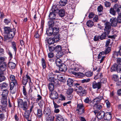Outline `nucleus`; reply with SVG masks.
I'll list each match as a JSON object with an SVG mask.
<instances>
[{"label": "nucleus", "mask_w": 121, "mask_h": 121, "mask_svg": "<svg viewBox=\"0 0 121 121\" xmlns=\"http://www.w3.org/2000/svg\"><path fill=\"white\" fill-rule=\"evenodd\" d=\"M18 106L22 108L23 110L26 111L28 108L26 101L24 102L22 99H19L18 100Z\"/></svg>", "instance_id": "nucleus-3"}, {"label": "nucleus", "mask_w": 121, "mask_h": 121, "mask_svg": "<svg viewBox=\"0 0 121 121\" xmlns=\"http://www.w3.org/2000/svg\"><path fill=\"white\" fill-rule=\"evenodd\" d=\"M99 19L98 16L96 15L93 19V20L94 22H97Z\"/></svg>", "instance_id": "nucleus-60"}, {"label": "nucleus", "mask_w": 121, "mask_h": 121, "mask_svg": "<svg viewBox=\"0 0 121 121\" xmlns=\"http://www.w3.org/2000/svg\"><path fill=\"white\" fill-rule=\"evenodd\" d=\"M10 80L13 82H14L16 84H17V81L15 79V76L13 75H11L10 76Z\"/></svg>", "instance_id": "nucleus-42"}, {"label": "nucleus", "mask_w": 121, "mask_h": 121, "mask_svg": "<svg viewBox=\"0 0 121 121\" xmlns=\"http://www.w3.org/2000/svg\"><path fill=\"white\" fill-rule=\"evenodd\" d=\"M55 63L56 65L59 67V69L60 72H65L67 70V67L62 61H56Z\"/></svg>", "instance_id": "nucleus-2"}, {"label": "nucleus", "mask_w": 121, "mask_h": 121, "mask_svg": "<svg viewBox=\"0 0 121 121\" xmlns=\"http://www.w3.org/2000/svg\"><path fill=\"white\" fill-rule=\"evenodd\" d=\"M86 91L85 90L81 91H79V95L81 96H85L86 94Z\"/></svg>", "instance_id": "nucleus-51"}, {"label": "nucleus", "mask_w": 121, "mask_h": 121, "mask_svg": "<svg viewBox=\"0 0 121 121\" xmlns=\"http://www.w3.org/2000/svg\"><path fill=\"white\" fill-rule=\"evenodd\" d=\"M53 101H54V102H56V103L58 104L61 102V100L60 99V98L59 96H58Z\"/></svg>", "instance_id": "nucleus-54"}, {"label": "nucleus", "mask_w": 121, "mask_h": 121, "mask_svg": "<svg viewBox=\"0 0 121 121\" xmlns=\"http://www.w3.org/2000/svg\"><path fill=\"white\" fill-rule=\"evenodd\" d=\"M108 35H107V34L104 32L99 36V39L101 40L105 39L106 38V35L107 36Z\"/></svg>", "instance_id": "nucleus-40"}, {"label": "nucleus", "mask_w": 121, "mask_h": 121, "mask_svg": "<svg viewBox=\"0 0 121 121\" xmlns=\"http://www.w3.org/2000/svg\"><path fill=\"white\" fill-rule=\"evenodd\" d=\"M37 117L39 118H41L42 116V111L41 109L38 108L37 109Z\"/></svg>", "instance_id": "nucleus-36"}, {"label": "nucleus", "mask_w": 121, "mask_h": 121, "mask_svg": "<svg viewBox=\"0 0 121 121\" xmlns=\"http://www.w3.org/2000/svg\"><path fill=\"white\" fill-rule=\"evenodd\" d=\"M103 9V7L102 5L99 6L97 8V10L99 12H101Z\"/></svg>", "instance_id": "nucleus-64"}, {"label": "nucleus", "mask_w": 121, "mask_h": 121, "mask_svg": "<svg viewBox=\"0 0 121 121\" xmlns=\"http://www.w3.org/2000/svg\"><path fill=\"white\" fill-rule=\"evenodd\" d=\"M50 96L51 98L54 100L58 96V94L56 91H52L51 92Z\"/></svg>", "instance_id": "nucleus-17"}, {"label": "nucleus", "mask_w": 121, "mask_h": 121, "mask_svg": "<svg viewBox=\"0 0 121 121\" xmlns=\"http://www.w3.org/2000/svg\"><path fill=\"white\" fill-rule=\"evenodd\" d=\"M54 37L53 38L55 42L58 41L60 40V34L59 33L54 34Z\"/></svg>", "instance_id": "nucleus-24"}, {"label": "nucleus", "mask_w": 121, "mask_h": 121, "mask_svg": "<svg viewBox=\"0 0 121 121\" xmlns=\"http://www.w3.org/2000/svg\"><path fill=\"white\" fill-rule=\"evenodd\" d=\"M58 13L59 16L62 18L64 17L65 15V11L64 9H60Z\"/></svg>", "instance_id": "nucleus-26"}, {"label": "nucleus", "mask_w": 121, "mask_h": 121, "mask_svg": "<svg viewBox=\"0 0 121 121\" xmlns=\"http://www.w3.org/2000/svg\"><path fill=\"white\" fill-rule=\"evenodd\" d=\"M61 50V46L59 45H56L55 53H56L60 50Z\"/></svg>", "instance_id": "nucleus-46"}, {"label": "nucleus", "mask_w": 121, "mask_h": 121, "mask_svg": "<svg viewBox=\"0 0 121 121\" xmlns=\"http://www.w3.org/2000/svg\"><path fill=\"white\" fill-rule=\"evenodd\" d=\"M77 108L76 111L79 114H81L84 112V106L82 103L78 104Z\"/></svg>", "instance_id": "nucleus-5"}, {"label": "nucleus", "mask_w": 121, "mask_h": 121, "mask_svg": "<svg viewBox=\"0 0 121 121\" xmlns=\"http://www.w3.org/2000/svg\"><path fill=\"white\" fill-rule=\"evenodd\" d=\"M112 79L113 80L116 82H117L118 80V75L116 74L113 75L112 76Z\"/></svg>", "instance_id": "nucleus-52"}, {"label": "nucleus", "mask_w": 121, "mask_h": 121, "mask_svg": "<svg viewBox=\"0 0 121 121\" xmlns=\"http://www.w3.org/2000/svg\"><path fill=\"white\" fill-rule=\"evenodd\" d=\"M12 47L15 53H16L17 51V49L16 43L14 41L12 42Z\"/></svg>", "instance_id": "nucleus-39"}, {"label": "nucleus", "mask_w": 121, "mask_h": 121, "mask_svg": "<svg viewBox=\"0 0 121 121\" xmlns=\"http://www.w3.org/2000/svg\"><path fill=\"white\" fill-rule=\"evenodd\" d=\"M73 81L72 79L69 78L67 80V84L69 87H71L73 85Z\"/></svg>", "instance_id": "nucleus-31"}, {"label": "nucleus", "mask_w": 121, "mask_h": 121, "mask_svg": "<svg viewBox=\"0 0 121 121\" xmlns=\"http://www.w3.org/2000/svg\"><path fill=\"white\" fill-rule=\"evenodd\" d=\"M60 8L59 4L53 5L50 10L53 11L55 13H58Z\"/></svg>", "instance_id": "nucleus-10"}, {"label": "nucleus", "mask_w": 121, "mask_h": 121, "mask_svg": "<svg viewBox=\"0 0 121 121\" xmlns=\"http://www.w3.org/2000/svg\"><path fill=\"white\" fill-rule=\"evenodd\" d=\"M8 54L9 56V60H11L13 58V55L12 53L11 52L9 51L8 53Z\"/></svg>", "instance_id": "nucleus-63"}, {"label": "nucleus", "mask_w": 121, "mask_h": 121, "mask_svg": "<svg viewBox=\"0 0 121 121\" xmlns=\"http://www.w3.org/2000/svg\"><path fill=\"white\" fill-rule=\"evenodd\" d=\"M67 0H61L59 2V4L60 6H64L67 3Z\"/></svg>", "instance_id": "nucleus-38"}, {"label": "nucleus", "mask_w": 121, "mask_h": 121, "mask_svg": "<svg viewBox=\"0 0 121 121\" xmlns=\"http://www.w3.org/2000/svg\"><path fill=\"white\" fill-rule=\"evenodd\" d=\"M116 19L117 20V22L118 23H121V13H120L119 14H118V15Z\"/></svg>", "instance_id": "nucleus-50"}, {"label": "nucleus", "mask_w": 121, "mask_h": 121, "mask_svg": "<svg viewBox=\"0 0 121 121\" xmlns=\"http://www.w3.org/2000/svg\"><path fill=\"white\" fill-rule=\"evenodd\" d=\"M55 20L49 19L48 23V27L53 28L55 25Z\"/></svg>", "instance_id": "nucleus-20"}, {"label": "nucleus", "mask_w": 121, "mask_h": 121, "mask_svg": "<svg viewBox=\"0 0 121 121\" xmlns=\"http://www.w3.org/2000/svg\"><path fill=\"white\" fill-rule=\"evenodd\" d=\"M56 121H64V119L62 116L60 114H57L56 116Z\"/></svg>", "instance_id": "nucleus-29"}, {"label": "nucleus", "mask_w": 121, "mask_h": 121, "mask_svg": "<svg viewBox=\"0 0 121 121\" xmlns=\"http://www.w3.org/2000/svg\"><path fill=\"white\" fill-rule=\"evenodd\" d=\"M117 71L118 73H121V61H117Z\"/></svg>", "instance_id": "nucleus-22"}, {"label": "nucleus", "mask_w": 121, "mask_h": 121, "mask_svg": "<svg viewBox=\"0 0 121 121\" xmlns=\"http://www.w3.org/2000/svg\"><path fill=\"white\" fill-rule=\"evenodd\" d=\"M119 55V53L118 52L114 51L113 52V57L114 58H117V57Z\"/></svg>", "instance_id": "nucleus-53"}, {"label": "nucleus", "mask_w": 121, "mask_h": 121, "mask_svg": "<svg viewBox=\"0 0 121 121\" xmlns=\"http://www.w3.org/2000/svg\"><path fill=\"white\" fill-rule=\"evenodd\" d=\"M29 82H31V79L30 77L28 75V73L26 74V76L23 77L22 80V84L23 85H26L28 81Z\"/></svg>", "instance_id": "nucleus-7"}, {"label": "nucleus", "mask_w": 121, "mask_h": 121, "mask_svg": "<svg viewBox=\"0 0 121 121\" xmlns=\"http://www.w3.org/2000/svg\"><path fill=\"white\" fill-rule=\"evenodd\" d=\"M4 41L11 42L15 36L16 30L14 28H12L9 27L5 26L4 27Z\"/></svg>", "instance_id": "nucleus-1"}, {"label": "nucleus", "mask_w": 121, "mask_h": 121, "mask_svg": "<svg viewBox=\"0 0 121 121\" xmlns=\"http://www.w3.org/2000/svg\"><path fill=\"white\" fill-rule=\"evenodd\" d=\"M57 53L56 54V56L54 59H53V60H56L58 59H59L60 60H66L65 59H60L61 57H62L63 55L64 54V52L62 50V49L61 50H60L58 52H57ZM67 59H66L67 60Z\"/></svg>", "instance_id": "nucleus-6"}, {"label": "nucleus", "mask_w": 121, "mask_h": 121, "mask_svg": "<svg viewBox=\"0 0 121 121\" xmlns=\"http://www.w3.org/2000/svg\"><path fill=\"white\" fill-rule=\"evenodd\" d=\"M102 96H100L95 98L94 100L96 103H98L103 98Z\"/></svg>", "instance_id": "nucleus-34"}, {"label": "nucleus", "mask_w": 121, "mask_h": 121, "mask_svg": "<svg viewBox=\"0 0 121 121\" xmlns=\"http://www.w3.org/2000/svg\"><path fill=\"white\" fill-rule=\"evenodd\" d=\"M59 98H60V99L61 101H64L65 100V97L64 95L60 94L59 96Z\"/></svg>", "instance_id": "nucleus-59"}, {"label": "nucleus", "mask_w": 121, "mask_h": 121, "mask_svg": "<svg viewBox=\"0 0 121 121\" xmlns=\"http://www.w3.org/2000/svg\"><path fill=\"white\" fill-rule=\"evenodd\" d=\"M34 107V106L32 105L30 107V108L29 110H26L24 113V116L25 118L27 120L29 119V115L30 112L32 111V109Z\"/></svg>", "instance_id": "nucleus-9"}, {"label": "nucleus", "mask_w": 121, "mask_h": 121, "mask_svg": "<svg viewBox=\"0 0 121 121\" xmlns=\"http://www.w3.org/2000/svg\"><path fill=\"white\" fill-rule=\"evenodd\" d=\"M4 118V115L0 110V119H3Z\"/></svg>", "instance_id": "nucleus-62"}, {"label": "nucleus", "mask_w": 121, "mask_h": 121, "mask_svg": "<svg viewBox=\"0 0 121 121\" xmlns=\"http://www.w3.org/2000/svg\"><path fill=\"white\" fill-rule=\"evenodd\" d=\"M56 45H55L53 44L51 46H48V49L50 52H52L55 53L56 50Z\"/></svg>", "instance_id": "nucleus-27"}, {"label": "nucleus", "mask_w": 121, "mask_h": 121, "mask_svg": "<svg viewBox=\"0 0 121 121\" xmlns=\"http://www.w3.org/2000/svg\"><path fill=\"white\" fill-rule=\"evenodd\" d=\"M8 89H1L2 96H7V95H8L9 93Z\"/></svg>", "instance_id": "nucleus-30"}, {"label": "nucleus", "mask_w": 121, "mask_h": 121, "mask_svg": "<svg viewBox=\"0 0 121 121\" xmlns=\"http://www.w3.org/2000/svg\"><path fill=\"white\" fill-rule=\"evenodd\" d=\"M86 24L87 26L88 27H91L93 26L94 23L91 20H89L87 22Z\"/></svg>", "instance_id": "nucleus-33"}, {"label": "nucleus", "mask_w": 121, "mask_h": 121, "mask_svg": "<svg viewBox=\"0 0 121 121\" xmlns=\"http://www.w3.org/2000/svg\"><path fill=\"white\" fill-rule=\"evenodd\" d=\"M57 14V13H55L53 11L50 10V13L48 16L49 19L55 20Z\"/></svg>", "instance_id": "nucleus-11"}, {"label": "nucleus", "mask_w": 121, "mask_h": 121, "mask_svg": "<svg viewBox=\"0 0 121 121\" xmlns=\"http://www.w3.org/2000/svg\"><path fill=\"white\" fill-rule=\"evenodd\" d=\"M8 66L9 68L11 69H14L16 66V64L12 62H9L8 63Z\"/></svg>", "instance_id": "nucleus-37"}, {"label": "nucleus", "mask_w": 121, "mask_h": 121, "mask_svg": "<svg viewBox=\"0 0 121 121\" xmlns=\"http://www.w3.org/2000/svg\"><path fill=\"white\" fill-rule=\"evenodd\" d=\"M2 96V98L1 100V103L3 104H7V96Z\"/></svg>", "instance_id": "nucleus-35"}, {"label": "nucleus", "mask_w": 121, "mask_h": 121, "mask_svg": "<svg viewBox=\"0 0 121 121\" xmlns=\"http://www.w3.org/2000/svg\"><path fill=\"white\" fill-rule=\"evenodd\" d=\"M48 88L51 92L53 91L54 89V86L53 84L51 82L49 84Z\"/></svg>", "instance_id": "nucleus-41"}, {"label": "nucleus", "mask_w": 121, "mask_h": 121, "mask_svg": "<svg viewBox=\"0 0 121 121\" xmlns=\"http://www.w3.org/2000/svg\"><path fill=\"white\" fill-rule=\"evenodd\" d=\"M17 84L13 82H11L9 85L10 90H12L13 89L15 85Z\"/></svg>", "instance_id": "nucleus-47"}, {"label": "nucleus", "mask_w": 121, "mask_h": 121, "mask_svg": "<svg viewBox=\"0 0 121 121\" xmlns=\"http://www.w3.org/2000/svg\"><path fill=\"white\" fill-rule=\"evenodd\" d=\"M53 31L54 34L58 33L60 31L59 28L57 25H55L54 27H53Z\"/></svg>", "instance_id": "nucleus-32"}, {"label": "nucleus", "mask_w": 121, "mask_h": 121, "mask_svg": "<svg viewBox=\"0 0 121 121\" xmlns=\"http://www.w3.org/2000/svg\"><path fill=\"white\" fill-rule=\"evenodd\" d=\"M82 68V67L80 65H78L74 66L73 68V70L71 71L72 73V71H74L76 72L79 71V70Z\"/></svg>", "instance_id": "nucleus-28"}, {"label": "nucleus", "mask_w": 121, "mask_h": 121, "mask_svg": "<svg viewBox=\"0 0 121 121\" xmlns=\"http://www.w3.org/2000/svg\"><path fill=\"white\" fill-rule=\"evenodd\" d=\"M72 73L75 75L76 77L79 78H82L85 75L84 73L81 72L77 73L73 71L72 72Z\"/></svg>", "instance_id": "nucleus-18"}, {"label": "nucleus", "mask_w": 121, "mask_h": 121, "mask_svg": "<svg viewBox=\"0 0 121 121\" xmlns=\"http://www.w3.org/2000/svg\"><path fill=\"white\" fill-rule=\"evenodd\" d=\"M9 87V84L6 82L2 83L0 86V88L1 89H8Z\"/></svg>", "instance_id": "nucleus-25"}, {"label": "nucleus", "mask_w": 121, "mask_h": 121, "mask_svg": "<svg viewBox=\"0 0 121 121\" xmlns=\"http://www.w3.org/2000/svg\"><path fill=\"white\" fill-rule=\"evenodd\" d=\"M104 112L102 111H100L97 114V117L98 119L100 120L103 118L104 119Z\"/></svg>", "instance_id": "nucleus-15"}, {"label": "nucleus", "mask_w": 121, "mask_h": 121, "mask_svg": "<svg viewBox=\"0 0 121 121\" xmlns=\"http://www.w3.org/2000/svg\"><path fill=\"white\" fill-rule=\"evenodd\" d=\"M111 26L112 27H115L117 26L118 23L116 18V17H112L110 20Z\"/></svg>", "instance_id": "nucleus-12"}, {"label": "nucleus", "mask_w": 121, "mask_h": 121, "mask_svg": "<svg viewBox=\"0 0 121 121\" xmlns=\"http://www.w3.org/2000/svg\"><path fill=\"white\" fill-rule=\"evenodd\" d=\"M112 117L111 114L110 112H107L105 113L104 119L107 120H109Z\"/></svg>", "instance_id": "nucleus-19"}, {"label": "nucleus", "mask_w": 121, "mask_h": 121, "mask_svg": "<svg viewBox=\"0 0 121 121\" xmlns=\"http://www.w3.org/2000/svg\"><path fill=\"white\" fill-rule=\"evenodd\" d=\"M111 48V47H108L104 51V54H107L109 53L110 51Z\"/></svg>", "instance_id": "nucleus-49"}, {"label": "nucleus", "mask_w": 121, "mask_h": 121, "mask_svg": "<svg viewBox=\"0 0 121 121\" xmlns=\"http://www.w3.org/2000/svg\"><path fill=\"white\" fill-rule=\"evenodd\" d=\"M113 8L118 14L121 13V5L118 4H115Z\"/></svg>", "instance_id": "nucleus-13"}, {"label": "nucleus", "mask_w": 121, "mask_h": 121, "mask_svg": "<svg viewBox=\"0 0 121 121\" xmlns=\"http://www.w3.org/2000/svg\"><path fill=\"white\" fill-rule=\"evenodd\" d=\"M90 80V78L84 79L82 80L81 82L82 83H87L89 82Z\"/></svg>", "instance_id": "nucleus-57"}, {"label": "nucleus", "mask_w": 121, "mask_h": 121, "mask_svg": "<svg viewBox=\"0 0 121 121\" xmlns=\"http://www.w3.org/2000/svg\"><path fill=\"white\" fill-rule=\"evenodd\" d=\"M6 67V64L5 63H1L0 64V72H2L5 70Z\"/></svg>", "instance_id": "nucleus-21"}, {"label": "nucleus", "mask_w": 121, "mask_h": 121, "mask_svg": "<svg viewBox=\"0 0 121 121\" xmlns=\"http://www.w3.org/2000/svg\"><path fill=\"white\" fill-rule=\"evenodd\" d=\"M57 79L61 82H63L64 80V78L63 76L61 75H57Z\"/></svg>", "instance_id": "nucleus-45"}, {"label": "nucleus", "mask_w": 121, "mask_h": 121, "mask_svg": "<svg viewBox=\"0 0 121 121\" xmlns=\"http://www.w3.org/2000/svg\"><path fill=\"white\" fill-rule=\"evenodd\" d=\"M45 41L48 44V46H51L54 44V43L55 42L52 38H46Z\"/></svg>", "instance_id": "nucleus-14"}, {"label": "nucleus", "mask_w": 121, "mask_h": 121, "mask_svg": "<svg viewBox=\"0 0 121 121\" xmlns=\"http://www.w3.org/2000/svg\"><path fill=\"white\" fill-rule=\"evenodd\" d=\"M53 28L48 27V28H47L46 30V34L48 36H50L51 35L53 34V33H54L53 31Z\"/></svg>", "instance_id": "nucleus-16"}, {"label": "nucleus", "mask_w": 121, "mask_h": 121, "mask_svg": "<svg viewBox=\"0 0 121 121\" xmlns=\"http://www.w3.org/2000/svg\"><path fill=\"white\" fill-rule=\"evenodd\" d=\"M92 88L94 89L97 88L98 90L100 89L101 87V82H96L94 81L92 83Z\"/></svg>", "instance_id": "nucleus-8"}, {"label": "nucleus", "mask_w": 121, "mask_h": 121, "mask_svg": "<svg viewBox=\"0 0 121 121\" xmlns=\"http://www.w3.org/2000/svg\"><path fill=\"white\" fill-rule=\"evenodd\" d=\"M73 89L72 88H70L67 90L66 92V93L67 95L72 94H71L73 92Z\"/></svg>", "instance_id": "nucleus-48"}, {"label": "nucleus", "mask_w": 121, "mask_h": 121, "mask_svg": "<svg viewBox=\"0 0 121 121\" xmlns=\"http://www.w3.org/2000/svg\"><path fill=\"white\" fill-rule=\"evenodd\" d=\"M116 11L113 8H111L110 10V13L112 14L115 16L116 15Z\"/></svg>", "instance_id": "nucleus-43"}, {"label": "nucleus", "mask_w": 121, "mask_h": 121, "mask_svg": "<svg viewBox=\"0 0 121 121\" xmlns=\"http://www.w3.org/2000/svg\"><path fill=\"white\" fill-rule=\"evenodd\" d=\"M11 21V20L10 19H7L6 18L4 19V22L5 23V24L8 25L9 23H10Z\"/></svg>", "instance_id": "nucleus-56"}, {"label": "nucleus", "mask_w": 121, "mask_h": 121, "mask_svg": "<svg viewBox=\"0 0 121 121\" xmlns=\"http://www.w3.org/2000/svg\"><path fill=\"white\" fill-rule=\"evenodd\" d=\"M117 64H115L112 67L110 71L111 72L117 71Z\"/></svg>", "instance_id": "nucleus-44"}, {"label": "nucleus", "mask_w": 121, "mask_h": 121, "mask_svg": "<svg viewBox=\"0 0 121 121\" xmlns=\"http://www.w3.org/2000/svg\"><path fill=\"white\" fill-rule=\"evenodd\" d=\"M105 26L104 29V32L107 34V35H108L111 30V26L110 22H107L104 23Z\"/></svg>", "instance_id": "nucleus-4"}, {"label": "nucleus", "mask_w": 121, "mask_h": 121, "mask_svg": "<svg viewBox=\"0 0 121 121\" xmlns=\"http://www.w3.org/2000/svg\"><path fill=\"white\" fill-rule=\"evenodd\" d=\"M93 74V73L90 72V71H88L87 72H86L85 73V75L88 77H90L92 76Z\"/></svg>", "instance_id": "nucleus-55"}, {"label": "nucleus", "mask_w": 121, "mask_h": 121, "mask_svg": "<svg viewBox=\"0 0 121 121\" xmlns=\"http://www.w3.org/2000/svg\"><path fill=\"white\" fill-rule=\"evenodd\" d=\"M111 40L110 39H108L106 41L105 46L106 47H108L109 45V44L110 43Z\"/></svg>", "instance_id": "nucleus-58"}, {"label": "nucleus", "mask_w": 121, "mask_h": 121, "mask_svg": "<svg viewBox=\"0 0 121 121\" xmlns=\"http://www.w3.org/2000/svg\"><path fill=\"white\" fill-rule=\"evenodd\" d=\"M44 113L46 117H49L51 113V111L50 108H48L44 110Z\"/></svg>", "instance_id": "nucleus-23"}, {"label": "nucleus", "mask_w": 121, "mask_h": 121, "mask_svg": "<svg viewBox=\"0 0 121 121\" xmlns=\"http://www.w3.org/2000/svg\"><path fill=\"white\" fill-rule=\"evenodd\" d=\"M39 31H37L35 32L34 35V37L38 39L39 38L40 35L39 34Z\"/></svg>", "instance_id": "nucleus-61"}]
</instances>
